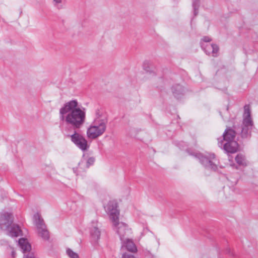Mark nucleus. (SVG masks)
Masks as SVG:
<instances>
[{"instance_id": "2f4dec72", "label": "nucleus", "mask_w": 258, "mask_h": 258, "mask_svg": "<svg viewBox=\"0 0 258 258\" xmlns=\"http://www.w3.org/2000/svg\"><path fill=\"white\" fill-rule=\"evenodd\" d=\"M227 109V110H228V107H227V109Z\"/></svg>"}, {"instance_id": "dca6fc26", "label": "nucleus", "mask_w": 258, "mask_h": 258, "mask_svg": "<svg viewBox=\"0 0 258 258\" xmlns=\"http://www.w3.org/2000/svg\"><path fill=\"white\" fill-rule=\"evenodd\" d=\"M95 161V158L93 157H90L87 161L86 163L84 162L83 161H81L79 163V168H81V166H83V164H85L87 168H89L90 166L93 165Z\"/></svg>"}, {"instance_id": "aec40b11", "label": "nucleus", "mask_w": 258, "mask_h": 258, "mask_svg": "<svg viewBox=\"0 0 258 258\" xmlns=\"http://www.w3.org/2000/svg\"><path fill=\"white\" fill-rule=\"evenodd\" d=\"M244 117H250V110L249 107L247 105H245L244 107Z\"/></svg>"}, {"instance_id": "7ed1b4c3", "label": "nucleus", "mask_w": 258, "mask_h": 258, "mask_svg": "<svg viewBox=\"0 0 258 258\" xmlns=\"http://www.w3.org/2000/svg\"><path fill=\"white\" fill-rule=\"evenodd\" d=\"M237 134L238 132L236 125H233L232 127H227L222 135L223 140L218 142V146L227 153H236L239 147L237 142L235 140Z\"/></svg>"}, {"instance_id": "9d476101", "label": "nucleus", "mask_w": 258, "mask_h": 258, "mask_svg": "<svg viewBox=\"0 0 258 258\" xmlns=\"http://www.w3.org/2000/svg\"><path fill=\"white\" fill-rule=\"evenodd\" d=\"M171 90L174 96L177 99L181 98L185 93V89L179 84L173 85Z\"/></svg>"}, {"instance_id": "4468645a", "label": "nucleus", "mask_w": 258, "mask_h": 258, "mask_svg": "<svg viewBox=\"0 0 258 258\" xmlns=\"http://www.w3.org/2000/svg\"><path fill=\"white\" fill-rule=\"evenodd\" d=\"M90 234L92 240L94 242H97L100 239V231L96 227H93L91 229Z\"/></svg>"}, {"instance_id": "20e7f679", "label": "nucleus", "mask_w": 258, "mask_h": 258, "mask_svg": "<svg viewBox=\"0 0 258 258\" xmlns=\"http://www.w3.org/2000/svg\"><path fill=\"white\" fill-rule=\"evenodd\" d=\"M12 214L4 212L0 214V229L6 231L11 237H17L22 235V230L18 224L13 223Z\"/></svg>"}, {"instance_id": "b1692460", "label": "nucleus", "mask_w": 258, "mask_h": 258, "mask_svg": "<svg viewBox=\"0 0 258 258\" xmlns=\"http://www.w3.org/2000/svg\"><path fill=\"white\" fill-rule=\"evenodd\" d=\"M121 258H135V256L132 254L127 253H124Z\"/></svg>"}, {"instance_id": "bb28decb", "label": "nucleus", "mask_w": 258, "mask_h": 258, "mask_svg": "<svg viewBox=\"0 0 258 258\" xmlns=\"http://www.w3.org/2000/svg\"><path fill=\"white\" fill-rule=\"evenodd\" d=\"M226 252L227 253L229 254L230 255H231L232 256H234V254H233V252L231 251V250L229 248H227L226 249Z\"/></svg>"}, {"instance_id": "39448f33", "label": "nucleus", "mask_w": 258, "mask_h": 258, "mask_svg": "<svg viewBox=\"0 0 258 258\" xmlns=\"http://www.w3.org/2000/svg\"><path fill=\"white\" fill-rule=\"evenodd\" d=\"M187 152L189 155H192L199 159L201 163L206 168L211 169L214 171H216L217 169V165L216 164L217 160L214 154L204 155L198 152H190L189 150H187Z\"/></svg>"}, {"instance_id": "c85d7f7f", "label": "nucleus", "mask_w": 258, "mask_h": 258, "mask_svg": "<svg viewBox=\"0 0 258 258\" xmlns=\"http://www.w3.org/2000/svg\"><path fill=\"white\" fill-rule=\"evenodd\" d=\"M0 242L1 244H7V241L5 240H1Z\"/></svg>"}, {"instance_id": "6ab92c4d", "label": "nucleus", "mask_w": 258, "mask_h": 258, "mask_svg": "<svg viewBox=\"0 0 258 258\" xmlns=\"http://www.w3.org/2000/svg\"><path fill=\"white\" fill-rule=\"evenodd\" d=\"M67 253L70 258H79L78 254L69 248L67 249Z\"/></svg>"}, {"instance_id": "6e6552de", "label": "nucleus", "mask_w": 258, "mask_h": 258, "mask_svg": "<svg viewBox=\"0 0 258 258\" xmlns=\"http://www.w3.org/2000/svg\"><path fill=\"white\" fill-rule=\"evenodd\" d=\"M67 137L70 138L71 141L83 151H87L90 147L85 138L76 130H74L72 135L68 134Z\"/></svg>"}, {"instance_id": "5701e85b", "label": "nucleus", "mask_w": 258, "mask_h": 258, "mask_svg": "<svg viewBox=\"0 0 258 258\" xmlns=\"http://www.w3.org/2000/svg\"><path fill=\"white\" fill-rule=\"evenodd\" d=\"M23 258H36L33 253H29L27 254H24Z\"/></svg>"}, {"instance_id": "c756f323", "label": "nucleus", "mask_w": 258, "mask_h": 258, "mask_svg": "<svg viewBox=\"0 0 258 258\" xmlns=\"http://www.w3.org/2000/svg\"><path fill=\"white\" fill-rule=\"evenodd\" d=\"M62 0H53V2L56 4H59L61 2Z\"/></svg>"}, {"instance_id": "1a4fd4ad", "label": "nucleus", "mask_w": 258, "mask_h": 258, "mask_svg": "<svg viewBox=\"0 0 258 258\" xmlns=\"http://www.w3.org/2000/svg\"><path fill=\"white\" fill-rule=\"evenodd\" d=\"M202 47L207 55H212L213 57L218 56V52L219 49L217 44H206L205 45H203Z\"/></svg>"}, {"instance_id": "f03ea898", "label": "nucleus", "mask_w": 258, "mask_h": 258, "mask_svg": "<svg viewBox=\"0 0 258 258\" xmlns=\"http://www.w3.org/2000/svg\"><path fill=\"white\" fill-rule=\"evenodd\" d=\"M118 204L115 201H110L106 207V212L113 223V229L119 236L121 241H123L131 233V229L127 224L123 222H119V210Z\"/></svg>"}, {"instance_id": "7c9ffc66", "label": "nucleus", "mask_w": 258, "mask_h": 258, "mask_svg": "<svg viewBox=\"0 0 258 258\" xmlns=\"http://www.w3.org/2000/svg\"><path fill=\"white\" fill-rule=\"evenodd\" d=\"M73 170H74V171L75 172H76V170H75V168H73Z\"/></svg>"}, {"instance_id": "0eeeda50", "label": "nucleus", "mask_w": 258, "mask_h": 258, "mask_svg": "<svg viewBox=\"0 0 258 258\" xmlns=\"http://www.w3.org/2000/svg\"><path fill=\"white\" fill-rule=\"evenodd\" d=\"M33 220L39 236L44 240H48L50 238L49 232L46 228L43 219L38 213L34 215Z\"/></svg>"}, {"instance_id": "f8f14e48", "label": "nucleus", "mask_w": 258, "mask_h": 258, "mask_svg": "<svg viewBox=\"0 0 258 258\" xmlns=\"http://www.w3.org/2000/svg\"><path fill=\"white\" fill-rule=\"evenodd\" d=\"M18 245L23 253L29 252L31 249V245L29 243L27 239L25 238H22L19 239Z\"/></svg>"}, {"instance_id": "cd10ccee", "label": "nucleus", "mask_w": 258, "mask_h": 258, "mask_svg": "<svg viewBox=\"0 0 258 258\" xmlns=\"http://www.w3.org/2000/svg\"><path fill=\"white\" fill-rule=\"evenodd\" d=\"M11 248L13 249L12 251V253H11L12 256L13 257H15L16 253L15 251L14 250V248H12V247H11Z\"/></svg>"}, {"instance_id": "f3484780", "label": "nucleus", "mask_w": 258, "mask_h": 258, "mask_svg": "<svg viewBox=\"0 0 258 258\" xmlns=\"http://www.w3.org/2000/svg\"><path fill=\"white\" fill-rule=\"evenodd\" d=\"M253 125V122L251 117H244L243 120L242 126L251 127Z\"/></svg>"}, {"instance_id": "9b49d317", "label": "nucleus", "mask_w": 258, "mask_h": 258, "mask_svg": "<svg viewBox=\"0 0 258 258\" xmlns=\"http://www.w3.org/2000/svg\"><path fill=\"white\" fill-rule=\"evenodd\" d=\"M122 243V247H125V248L132 252H136L137 251V248L134 243V242L130 239L127 238L123 240V241H121Z\"/></svg>"}, {"instance_id": "f257e3e1", "label": "nucleus", "mask_w": 258, "mask_h": 258, "mask_svg": "<svg viewBox=\"0 0 258 258\" xmlns=\"http://www.w3.org/2000/svg\"><path fill=\"white\" fill-rule=\"evenodd\" d=\"M60 119L64 121L66 124L70 127H66V131H71L80 128L84 124L86 113L78 107V102L76 100L70 101L66 103L59 109Z\"/></svg>"}, {"instance_id": "2eb2a0df", "label": "nucleus", "mask_w": 258, "mask_h": 258, "mask_svg": "<svg viewBox=\"0 0 258 258\" xmlns=\"http://www.w3.org/2000/svg\"><path fill=\"white\" fill-rule=\"evenodd\" d=\"M235 160L236 163L239 165L243 166L247 165L246 161L245 156L241 154H238L235 157Z\"/></svg>"}, {"instance_id": "ddd939ff", "label": "nucleus", "mask_w": 258, "mask_h": 258, "mask_svg": "<svg viewBox=\"0 0 258 258\" xmlns=\"http://www.w3.org/2000/svg\"><path fill=\"white\" fill-rule=\"evenodd\" d=\"M238 134H240L242 138H248L250 137V130L251 127L242 126L241 128L237 127Z\"/></svg>"}, {"instance_id": "423d86ee", "label": "nucleus", "mask_w": 258, "mask_h": 258, "mask_svg": "<svg viewBox=\"0 0 258 258\" xmlns=\"http://www.w3.org/2000/svg\"><path fill=\"white\" fill-rule=\"evenodd\" d=\"M107 122V118L105 116L101 120H95L94 125L90 126L87 130L88 138L94 139L102 135L106 130Z\"/></svg>"}, {"instance_id": "412c9836", "label": "nucleus", "mask_w": 258, "mask_h": 258, "mask_svg": "<svg viewBox=\"0 0 258 258\" xmlns=\"http://www.w3.org/2000/svg\"><path fill=\"white\" fill-rule=\"evenodd\" d=\"M96 118L95 120H101L102 119V118H100L102 116V113L101 112V111L99 109L96 110Z\"/></svg>"}, {"instance_id": "a211bd4d", "label": "nucleus", "mask_w": 258, "mask_h": 258, "mask_svg": "<svg viewBox=\"0 0 258 258\" xmlns=\"http://www.w3.org/2000/svg\"><path fill=\"white\" fill-rule=\"evenodd\" d=\"M143 68L145 71L147 72L150 73V74H153V75H155L156 73L153 71H151L150 67V63L148 61H145L143 63Z\"/></svg>"}, {"instance_id": "393cba45", "label": "nucleus", "mask_w": 258, "mask_h": 258, "mask_svg": "<svg viewBox=\"0 0 258 258\" xmlns=\"http://www.w3.org/2000/svg\"><path fill=\"white\" fill-rule=\"evenodd\" d=\"M200 7H192L194 9V15L196 16L198 14L199 8Z\"/></svg>"}, {"instance_id": "4be33fe9", "label": "nucleus", "mask_w": 258, "mask_h": 258, "mask_svg": "<svg viewBox=\"0 0 258 258\" xmlns=\"http://www.w3.org/2000/svg\"><path fill=\"white\" fill-rule=\"evenodd\" d=\"M192 7H200V0H192Z\"/></svg>"}, {"instance_id": "a878e982", "label": "nucleus", "mask_w": 258, "mask_h": 258, "mask_svg": "<svg viewBox=\"0 0 258 258\" xmlns=\"http://www.w3.org/2000/svg\"><path fill=\"white\" fill-rule=\"evenodd\" d=\"M203 40L205 42H209L211 41V39L208 36H205L203 37Z\"/></svg>"}]
</instances>
